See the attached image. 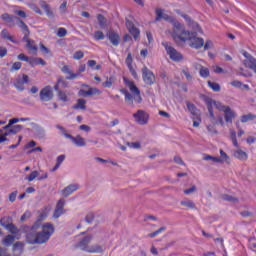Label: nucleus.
<instances>
[{
  "label": "nucleus",
  "instance_id": "cd10ccee",
  "mask_svg": "<svg viewBox=\"0 0 256 256\" xmlns=\"http://www.w3.org/2000/svg\"><path fill=\"white\" fill-rule=\"evenodd\" d=\"M15 243V236L9 234L2 240V245L4 247H11V245Z\"/></svg>",
  "mask_w": 256,
  "mask_h": 256
},
{
  "label": "nucleus",
  "instance_id": "c03bdc74",
  "mask_svg": "<svg viewBox=\"0 0 256 256\" xmlns=\"http://www.w3.org/2000/svg\"><path fill=\"white\" fill-rule=\"evenodd\" d=\"M36 137L39 139H44L45 138V129L43 127H37L36 128Z\"/></svg>",
  "mask_w": 256,
  "mask_h": 256
},
{
  "label": "nucleus",
  "instance_id": "de8ad7c7",
  "mask_svg": "<svg viewBox=\"0 0 256 256\" xmlns=\"http://www.w3.org/2000/svg\"><path fill=\"white\" fill-rule=\"evenodd\" d=\"M94 39L96 41H103V39H105V34L102 31L98 30L94 33Z\"/></svg>",
  "mask_w": 256,
  "mask_h": 256
},
{
  "label": "nucleus",
  "instance_id": "72a5a7b5",
  "mask_svg": "<svg viewBox=\"0 0 256 256\" xmlns=\"http://www.w3.org/2000/svg\"><path fill=\"white\" fill-rule=\"evenodd\" d=\"M256 119L255 114H246L241 116V123H248V121H253Z\"/></svg>",
  "mask_w": 256,
  "mask_h": 256
},
{
  "label": "nucleus",
  "instance_id": "39448f33",
  "mask_svg": "<svg viewBox=\"0 0 256 256\" xmlns=\"http://www.w3.org/2000/svg\"><path fill=\"white\" fill-rule=\"evenodd\" d=\"M204 101L207 105L210 119H212L213 121H215V113L213 112V107H216L218 111H222L223 113H225L227 111V107H229V106L223 105L221 102H217L211 99L210 97H205Z\"/></svg>",
  "mask_w": 256,
  "mask_h": 256
},
{
  "label": "nucleus",
  "instance_id": "e2e57ef3",
  "mask_svg": "<svg viewBox=\"0 0 256 256\" xmlns=\"http://www.w3.org/2000/svg\"><path fill=\"white\" fill-rule=\"evenodd\" d=\"M26 219H31V212L26 211L20 218V221L24 223Z\"/></svg>",
  "mask_w": 256,
  "mask_h": 256
},
{
  "label": "nucleus",
  "instance_id": "2f4dec72",
  "mask_svg": "<svg viewBox=\"0 0 256 256\" xmlns=\"http://www.w3.org/2000/svg\"><path fill=\"white\" fill-rule=\"evenodd\" d=\"M103 251V246L95 244L88 248L87 253H103Z\"/></svg>",
  "mask_w": 256,
  "mask_h": 256
},
{
  "label": "nucleus",
  "instance_id": "dca6fc26",
  "mask_svg": "<svg viewBox=\"0 0 256 256\" xmlns=\"http://www.w3.org/2000/svg\"><path fill=\"white\" fill-rule=\"evenodd\" d=\"M237 117L235 111L231 109V107H227L226 111L224 112V119L226 123H233V119Z\"/></svg>",
  "mask_w": 256,
  "mask_h": 256
},
{
  "label": "nucleus",
  "instance_id": "4be33fe9",
  "mask_svg": "<svg viewBox=\"0 0 256 256\" xmlns=\"http://www.w3.org/2000/svg\"><path fill=\"white\" fill-rule=\"evenodd\" d=\"M186 107H187L188 111L191 113V115H193V117L200 116L199 109H197V106H195V104H193L191 102H186Z\"/></svg>",
  "mask_w": 256,
  "mask_h": 256
},
{
  "label": "nucleus",
  "instance_id": "7ed1b4c3",
  "mask_svg": "<svg viewBox=\"0 0 256 256\" xmlns=\"http://www.w3.org/2000/svg\"><path fill=\"white\" fill-rule=\"evenodd\" d=\"M123 81L127 87H129L131 93H129V90L122 88L120 89V93L124 95L125 97V102L127 105H130L133 107L135 101L136 103H142L143 98L141 97V90L137 88V85H135V82L128 80L126 77L123 78Z\"/></svg>",
  "mask_w": 256,
  "mask_h": 256
},
{
  "label": "nucleus",
  "instance_id": "3c124183",
  "mask_svg": "<svg viewBox=\"0 0 256 256\" xmlns=\"http://www.w3.org/2000/svg\"><path fill=\"white\" fill-rule=\"evenodd\" d=\"M19 27L20 29H22L23 33H29V27L27 26V24H25V22H23V20H21V18H19Z\"/></svg>",
  "mask_w": 256,
  "mask_h": 256
},
{
  "label": "nucleus",
  "instance_id": "49530a36",
  "mask_svg": "<svg viewBox=\"0 0 256 256\" xmlns=\"http://www.w3.org/2000/svg\"><path fill=\"white\" fill-rule=\"evenodd\" d=\"M129 33L134 37L135 41H137V39H139V35L141 32L137 29V27H134L129 30Z\"/></svg>",
  "mask_w": 256,
  "mask_h": 256
},
{
  "label": "nucleus",
  "instance_id": "bf43d9fd",
  "mask_svg": "<svg viewBox=\"0 0 256 256\" xmlns=\"http://www.w3.org/2000/svg\"><path fill=\"white\" fill-rule=\"evenodd\" d=\"M192 119L193 127H199V125H201V116H194Z\"/></svg>",
  "mask_w": 256,
  "mask_h": 256
},
{
  "label": "nucleus",
  "instance_id": "4468645a",
  "mask_svg": "<svg viewBox=\"0 0 256 256\" xmlns=\"http://www.w3.org/2000/svg\"><path fill=\"white\" fill-rule=\"evenodd\" d=\"M78 190L79 184H70L62 190V195L63 197H69V195H73V193Z\"/></svg>",
  "mask_w": 256,
  "mask_h": 256
},
{
  "label": "nucleus",
  "instance_id": "20e7f679",
  "mask_svg": "<svg viewBox=\"0 0 256 256\" xmlns=\"http://www.w3.org/2000/svg\"><path fill=\"white\" fill-rule=\"evenodd\" d=\"M163 11L164 10L161 8H158L155 10V13H156L155 22L158 23L159 21L164 20V21H167L168 23H171V25H173L172 36L178 35L183 30V24L181 22L177 21V19H175L174 17L163 13Z\"/></svg>",
  "mask_w": 256,
  "mask_h": 256
},
{
  "label": "nucleus",
  "instance_id": "9b49d317",
  "mask_svg": "<svg viewBox=\"0 0 256 256\" xmlns=\"http://www.w3.org/2000/svg\"><path fill=\"white\" fill-rule=\"evenodd\" d=\"M93 240V236H85L80 242L75 246L76 248L81 249V251H89V243Z\"/></svg>",
  "mask_w": 256,
  "mask_h": 256
},
{
  "label": "nucleus",
  "instance_id": "412c9836",
  "mask_svg": "<svg viewBox=\"0 0 256 256\" xmlns=\"http://www.w3.org/2000/svg\"><path fill=\"white\" fill-rule=\"evenodd\" d=\"M233 155L235 159H239V161H247V159H249V155H247L246 152L241 149L234 151Z\"/></svg>",
  "mask_w": 256,
  "mask_h": 256
},
{
  "label": "nucleus",
  "instance_id": "f257e3e1",
  "mask_svg": "<svg viewBox=\"0 0 256 256\" xmlns=\"http://www.w3.org/2000/svg\"><path fill=\"white\" fill-rule=\"evenodd\" d=\"M37 229L39 228H30L26 233V241L30 245H43V243H47L53 233H55V226L49 222L42 225V231L38 232Z\"/></svg>",
  "mask_w": 256,
  "mask_h": 256
},
{
  "label": "nucleus",
  "instance_id": "a211bd4d",
  "mask_svg": "<svg viewBox=\"0 0 256 256\" xmlns=\"http://www.w3.org/2000/svg\"><path fill=\"white\" fill-rule=\"evenodd\" d=\"M61 71L64 72L66 75H69L66 77L68 81H73V79H77V77H79V74L71 72V69H69L68 65L63 66Z\"/></svg>",
  "mask_w": 256,
  "mask_h": 256
},
{
  "label": "nucleus",
  "instance_id": "37998d69",
  "mask_svg": "<svg viewBox=\"0 0 256 256\" xmlns=\"http://www.w3.org/2000/svg\"><path fill=\"white\" fill-rule=\"evenodd\" d=\"M163 231H167V227H161L155 232L148 234V237H150V239H154V237H157V235H159L160 233H163Z\"/></svg>",
  "mask_w": 256,
  "mask_h": 256
},
{
  "label": "nucleus",
  "instance_id": "864d4df0",
  "mask_svg": "<svg viewBox=\"0 0 256 256\" xmlns=\"http://www.w3.org/2000/svg\"><path fill=\"white\" fill-rule=\"evenodd\" d=\"M204 161H213L214 163H219L221 162L222 160L219 159V157H214V156H211V155H206L204 157Z\"/></svg>",
  "mask_w": 256,
  "mask_h": 256
},
{
  "label": "nucleus",
  "instance_id": "1a4fd4ad",
  "mask_svg": "<svg viewBox=\"0 0 256 256\" xmlns=\"http://www.w3.org/2000/svg\"><path fill=\"white\" fill-rule=\"evenodd\" d=\"M40 101L47 103L53 101V88L46 86L40 91Z\"/></svg>",
  "mask_w": 256,
  "mask_h": 256
},
{
  "label": "nucleus",
  "instance_id": "338daca9",
  "mask_svg": "<svg viewBox=\"0 0 256 256\" xmlns=\"http://www.w3.org/2000/svg\"><path fill=\"white\" fill-rule=\"evenodd\" d=\"M21 62H15L12 67H11V70L10 71H19V69H21Z\"/></svg>",
  "mask_w": 256,
  "mask_h": 256
},
{
  "label": "nucleus",
  "instance_id": "c9c22d12",
  "mask_svg": "<svg viewBox=\"0 0 256 256\" xmlns=\"http://www.w3.org/2000/svg\"><path fill=\"white\" fill-rule=\"evenodd\" d=\"M242 55L247 59L244 62V65L247 67L248 65H250V63H252L253 59H255V57H253L251 54H249V52L247 51H243Z\"/></svg>",
  "mask_w": 256,
  "mask_h": 256
},
{
  "label": "nucleus",
  "instance_id": "6ab92c4d",
  "mask_svg": "<svg viewBox=\"0 0 256 256\" xmlns=\"http://www.w3.org/2000/svg\"><path fill=\"white\" fill-rule=\"evenodd\" d=\"M28 63L32 67H36V65H42V67H45V65H47V62H45L43 58H38V57H30V60Z\"/></svg>",
  "mask_w": 256,
  "mask_h": 256
},
{
  "label": "nucleus",
  "instance_id": "774afa93",
  "mask_svg": "<svg viewBox=\"0 0 256 256\" xmlns=\"http://www.w3.org/2000/svg\"><path fill=\"white\" fill-rule=\"evenodd\" d=\"M0 256H11V255L7 253V248H3L0 246Z\"/></svg>",
  "mask_w": 256,
  "mask_h": 256
},
{
  "label": "nucleus",
  "instance_id": "69168bd1",
  "mask_svg": "<svg viewBox=\"0 0 256 256\" xmlns=\"http://www.w3.org/2000/svg\"><path fill=\"white\" fill-rule=\"evenodd\" d=\"M67 35V29L59 28L57 32L58 37H65Z\"/></svg>",
  "mask_w": 256,
  "mask_h": 256
},
{
  "label": "nucleus",
  "instance_id": "0e129e2a",
  "mask_svg": "<svg viewBox=\"0 0 256 256\" xmlns=\"http://www.w3.org/2000/svg\"><path fill=\"white\" fill-rule=\"evenodd\" d=\"M18 59L19 61H25L26 63H29L31 57L25 56V54L22 53L18 55Z\"/></svg>",
  "mask_w": 256,
  "mask_h": 256
},
{
  "label": "nucleus",
  "instance_id": "f704fd0d",
  "mask_svg": "<svg viewBox=\"0 0 256 256\" xmlns=\"http://www.w3.org/2000/svg\"><path fill=\"white\" fill-rule=\"evenodd\" d=\"M208 87H210V89H212V91H214L215 93H219V91H221V85L216 82L208 81Z\"/></svg>",
  "mask_w": 256,
  "mask_h": 256
},
{
  "label": "nucleus",
  "instance_id": "a878e982",
  "mask_svg": "<svg viewBox=\"0 0 256 256\" xmlns=\"http://www.w3.org/2000/svg\"><path fill=\"white\" fill-rule=\"evenodd\" d=\"M221 199L223 201H227L228 203H233L234 205H237V203H239V198L233 197L229 194H222Z\"/></svg>",
  "mask_w": 256,
  "mask_h": 256
},
{
  "label": "nucleus",
  "instance_id": "b1692460",
  "mask_svg": "<svg viewBox=\"0 0 256 256\" xmlns=\"http://www.w3.org/2000/svg\"><path fill=\"white\" fill-rule=\"evenodd\" d=\"M1 37L7 41H10L11 43H14L17 45V40H15V38H13V36H11V34H9V30L7 29H3L1 31Z\"/></svg>",
  "mask_w": 256,
  "mask_h": 256
},
{
  "label": "nucleus",
  "instance_id": "a18cd8bd",
  "mask_svg": "<svg viewBox=\"0 0 256 256\" xmlns=\"http://www.w3.org/2000/svg\"><path fill=\"white\" fill-rule=\"evenodd\" d=\"M199 73H200V77H203V79H207V77H209L210 75L209 68H205V67H201Z\"/></svg>",
  "mask_w": 256,
  "mask_h": 256
},
{
  "label": "nucleus",
  "instance_id": "4c0bfd02",
  "mask_svg": "<svg viewBox=\"0 0 256 256\" xmlns=\"http://www.w3.org/2000/svg\"><path fill=\"white\" fill-rule=\"evenodd\" d=\"M180 205H182V207H187L188 209H195V202L191 200L181 201Z\"/></svg>",
  "mask_w": 256,
  "mask_h": 256
},
{
  "label": "nucleus",
  "instance_id": "0eeeda50",
  "mask_svg": "<svg viewBox=\"0 0 256 256\" xmlns=\"http://www.w3.org/2000/svg\"><path fill=\"white\" fill-rule=\"evenodd\" d=\"M142 79L146 85H154L156 81L155 74L147 66L142 68Z\"/></svg>",
  "mask_w": 256,
  "mask_h": 256
},
{
  "label": "nucleus",
  "instance_id": "09e8293b",
  "mask_svg": "<svg viewBox=\"0 0 256 256\" xmlns=\"http://www.w3.org/2000/svg\"><path fill=\"white\" fill-rule=\"evenodd\" d=\"M39 175V171L35 170L32 171L30 173V175L28 177H26L27 181L31 182V181H35V179H37V176Z\"/></svg>",
  "mask_w": 256,
  "mask_h": 256
},
{
  "label": "nucleus",
  "instance_id": "423d86ee",
  "mask_svg": "<svg viewBox=\"0 0 256 256\" xmlns=\"http://www.w3.org/2000/svg\"><path fill=\"white\" fill-rule=\"evenodd\" d=\"M163 46L165 47L166 53L169 55L172 61H175L176 63L183 61V54L177 51V49H175L173 46H168L165 43H163Z\"/></svg>",
  "mask_w": 256,
  "mask_h": 256
},
{
  "label": "nucleus",
  "instance_id": "6e6d98bb",
  "mask_svg": "<svg viewBox=\"0 0 256 256\" xmlns=\"http://www.w3.org/2000/svg\"><path fill=\"white\" fill-rule=\"evenodd\" d=\"M40 51L43 53V55H51V50L44 46L43 43H40Z\"/></svg>",
  "mask_w": 256,
  "mask_h": 256
},
{
  "label": "nucleus",
  "instance_id": "393cba45",
  "mask_svg": "<svg viewBox=\"0 0 256 256\" xmlns=\"http://www.w3.org/2000/svg\"><path fill=\"white\" fill-rule=\"evenodd\" d=\"M182 17H183V19H185L186 23H188V25H189L190 27H193V29H201V27L199 26V24H198L197 22L193 21V19H191V18L189 17V15H187V14H182Z\"/></svg>",
  "mask_w": 256,
  "mask_h": 256
},
{
  "label": "nucleus",
  "instance_id": "4d7b16f0",
  "mask_svg": "<svg viewBox=\"0 0 256 256\" xmlns=\"http://www.w3.org/2000/svg\"><path fill=\"white\" fill-rule=\"evenodd\" d=\"M29 7L30 9H32V11H34V13H37L38 15H43V12L36 4H30Z\"/></svg>",
  "mask_w": 256,
  "mask_h": 256
},
{
  "label": "nucleus",
  "instance_id": "680f3d73",
  "mask_svg": "<svg viewBox=\"0 0 256 256\" xmlns=\"http://www.w3.org/2000/svg\"><path fill=\"white\" fill-rule=\"evenodd\" d=\"M19 192L14 191L9 195V201L10 203H15V201L17 200V195Z\"/></svg>",
  "mask_w": 256,
  "mask_h": 256
},
{
  "label": "nucleus",
  "instance_id": "ddd939ff",
  "mask_svg": "<svg viewBox=\"0 0 256 256\" xmlns=\"http://www.w3.org/2000/svg\"><path fill=\"white\" fill-rule=\"evenodd\" d=\"M101 90L97 88H89L88 90L80 89L78 95L80 97H91L93 95H100Z\"/></svg>",
  "mask_w": 256,
  "mask_h": 256
},
{
  "label": "nucleus",
  "instance_id": "8fccbe9b",
  "mask_svg": "<svg viewBox=\"0 0 256 256\" xmlns=\"http://www.w3.org/2000/svg\"><path fill=\"white\" fill-rule=\"evenodd\" d=\"M58 97L60 101H63V103H67V101H69V98L67 97V94L64 91H58Z\"/></svg>",
  "mask_w": 256,
  "mask_h": 256
},
{
  "label": "nucleus",
  "instance_id": "2eb2a0df",
  "mask_svg": "<svg viewBox=\"0 0 256 256\" xmlns=\"http://www.w3.org/2000/svg\"><path fill=\"white\" fill-rule=\"evenodd\" d=\"M1 19L6 23H8L9 27H13L15 25V19L16 21H19V17L14 15H9V13L2 14Z\"/></svg>",
  "mask_w": 256,
  "mask_h": 256
},
{
  "label": "nucleus",
  "instance_id": "ea45409f",
  "mask_svg": "<svg viewBox=\"0 0 256 256\" xmlns=\"http://www.w3.org/2000/svg\"><path fill=\"white\" fill-rule=\"evenodd\" d=\"M220 162L218 163H229V155L225 151L220 150Z\"/></svg>",
  "mask_w": 256,
  "mask_h": 256
},
{
  "label": "nucleus",
  "instance_id": "79ce46f5",
  "mask_svg": "<svg viewBox=\"0 0 256 256\" xmlns=\"http://www.w3.org/2000/svg\"><path fill=\"white\" fill-rule=\"evenodd\" d=\"M6 230L9 231V233L12 235H17V233H19V228H17V226H15L13 223L9 225Z\"/></svg>",
  "mask_w": 256,
  "mask_h": 256
},
{
  "label": "nucleus",
  "instance_id": "9d476101",
  "mask_svg": "<svg viewBox=\"0 0 256 256\" xmlns=\"http://www.w3.org/2000/svg\"><path fill=\"white\" fill-rule=\"evenodd\" d=\"M61 215H65V199H60L55 207L54 213H53V219H59Z\"/></svg>",
  "mask_w": 256,
  "mask_h": 256
},
{
  "label": "nucleus",
  "instance_id": "bb28decb",
  "mask_svg": "<svg viewBox=\"0 0 256 256\" xmlns=\"http://www.w3.org/2000/svg\"><path fill=\"white\" fill-rule=\"evenodd\" d=\"M45 219H47V214L45 212L41 213L36 222L34 223V225L32 226V228L34 229H39V227H41V223H43V221H45Z\"/></svg>",
  "mask_w": 256,
  "mask_h": 256
},
{
  "label": "nucleus",
  "instance_id": "58836bf2",
  "mask_svg": "<svg viewBox=\"0 0 256 256\" xmlns=\"http://www.w3.org/2000/svg\"><path fill=\"white\" fill-rule=\"evenodd\" d=\"M114 81H115V78L113 77L107 78V80L102 83V86L105 87L106 89H111L113 87Z\"/></svg>",
  "mask_w": 256,
  "mask_h": 256
},
{
  "label": "nucleus",
  "instance_id": "7c9ffc66",
  "mask_svg": "<svg viewBox=\"0 0 256 256\" xmlns=\"http://www.w3.org/2000/svg\"><path fill=\"white\" fill-rule=\"evenodd\" d=\"M26 48L29 49V51L32 55H37V51L39 50V48L35 44L34 40H32L31 42H28L26 44Z\"/></svg>",
  "mask_w": 256,
  "mask_h": 256
},
{
  "label": "nucleus",
  "instance_id": "603ef678",
  "mask_svg": "<svg viewBox=\"0 0 256 256\" xmlns=\"http://www.w3.org/2000/svg\"><path fill=\"white\" fill-rule=\"evenodd\" d=\"M14 85L18 91H25V84L22 80H17Z\"/></svg>",
  "mask_w": 256,
  "mask_h": 256
},
{
  "label": "nucleus",
  "instance_id": "e433bc0d",
  "mask_svg": "<svg viewBox=\"0 0 256 256\" xmlns=\"http://www.w3.org/2000/svg\"><path fill=\"white\" fill-rule=\"evenodd\" d=\"M41 7L44 9L48 17H55V15L53 14V11H51V8L49 7V4L42 2Z\"/></svg>",
  "mask_w": 256,
  "mask_h": 256
},
{
  "label": "nucleus",
  "instance_id": "6e6552de",
  "mask_svg": "<svg viewBox=\"0 0 256 256\" xmlns=\"http://www.w3.org/2000/svg\"><path fill=\"white\" fill-rule=\"evenodd\" d=\"M133 117L138 125H147L149 123V114L144 110H138L133 114Z\"/></svg>",
  "mask_w": 256,
  "mask_h": 256
},
{
  "label": "nucleus",
  "instance_id": "f03ea898",
  "mask_svg": "<svg viewBox=\"0 0 256 256\" xmlns=\"http://www.w3.org/2000/svg\"><path fill=\"white\" fill-rule=\"evenodd\" d=\"M172 38L175 43H186V41H190L189 46L192 49H201L205 45V40L197 37V32L186 30L184 24H182V30L178 34L172 35Z\"/></svg>",
  "mask_w": 256,
  "mask_h": 256
},
{
  "label": "nucleus",
  "instance_id": "13d9d810",
  "mask_svg": "<svg viewBox=\"0 0 256 256\" xmlns=\"http://www.w3.org/2000/svg\"><path fill=\"white\" fill-rule=\"evenodd\" d=\"M183 75L186 77L187 81H193V76L189 72V69H183L182 70Z\"/></svg>",
  "mask_w": 256,
  "mask_h": 256
},
{
  "label": "nucleus",
  "instance_id": "a19ab883",
  "mask_svg": "<svg viewBox=\"0 0 256 256\" xmlns=\"http://www.w3.org/2000/svg\"><path fill=\"white\" fill-rule=\"evenodd\" d=\"M22 129L23 125H14L9 129V133H12V135H17V133H20Z\"/></svg>",
  "mask_w": 256,
  "mask_h": 256
},
{
  "label": "nucleus",
  "instance_id": "c85d7f7f",
  "mask_svg": "<svg viewBox=\"0 0 256 256\" xmlns=\"http://www.w3.org/2000/svg\"><path fill=\"white\" fill-rule=\"evenodd\" d=\"M13 223V218L11 216L2 217L0 219V225L1 227H4V229H7L9 225Z\"/></svg>",
  "mask_w": 256,
  "mask_h": 256
},
{
  "label": "nucleus",
  "instance_id": "c756f323",
  "mask_svg": "<svg viewBox=\"0 0 256 256\" xmlns=\"http://www.w3.org/2000/svg\"><path fill=\"white\" fill-rule=\"evenodd\" d=\"M97 21L100 29H107V18H105V16H103L102 14H98Z\"/></svg>",
  "mask_w": 256,
  "mask_h": 256
},
{
  "label": "nucleus",
  "instance_id": "5701e85b",
  "mask_svg": "<svg viewBox=\"0 0 256 256\" xmlns=\"http://www.w3.org/2000/svg\"><path fill=\"white\" fill-rule=\"evenodd\" d=\"M12 251L14 253V256H21L23 253V243L21 242H16L13 245Z\"/></svg>",
  "mask_w": 256,
  "mask_h": 256
},
{
  "label": "nucleus",
  "instance_id": "f8f14e48",
  "mask_svg": "<svg viewBox=\"0 0 256 256\" xmlns=\"http://www.w3.org/2000/svg\"><path fill=\"white\" fill-rule=\"evenodd\" d=\"M66 139H70L76 147H86L87 143L85 142V138L81 137V135H77L74 137L73 135H66Z\"/></svg>",
  "mask_w": 256,
  "mask_h": 256
},
{
  "label": "nucleus",
  "instance_id": "473e14b6",
  "mask_svg": "<svg viewBox=\"0 0 256 256\" xmlns=\"http://www.w3.org/2000/svg\"><path fill=\"white\" fill-rule=\"evenodd\" d=\"M230 139H231L234 147L239 149V142H237V132H235V130H233V129H230Z\"/></svg>",
  "mask_w": 256,
  "mask_h": 256
},
{
  "label": "nucleus",
  "instance_id": "f3484780",
  "mask_svg": "<svg viewBox=\"0 0 256 256\" xmlns=\"http://www.w3.org/2000/svg\"><path fill=\"white\" fill-rule=\"evenodd\" d=\"M107 35L110 43H112L114 47L119 46V44L121 43V36H119V34L112 31V32H109Z\"/></svg>",
  "mask_w": 256,
  "mask_h": 256
},
{
  "label": "nucleus",
  "instance_id": "aec40b11",
  "mask_svg": "<svg viewBox=\"0 0 256 256\" xmlns=\"http://www.w3.org/2000/svg\"><path fill=\"white\" fill-rule=\"evenodd\" d=\"M87 100L85 99H78L77 103L72 106V109L78 111L81 109V111H86L87 110Z\"/></svg>",
  "mask_w": 256,
  "mask_h": 256
},
{
  "label": "nucleus",
  "instance_id": "5fc2aeb1",
  "mask_svg": "<svg viewBox=\"0 0 256 256\" xmlns=\"http://www.w3.org/2000/svg\"><path fill=\"white\" fill-rule=\"evenodd\" d=\"M84 57H85V54L83 53V51H76L73 55V59H75L76 61H79Z\"/></svg>",
  "mask_w": 256,
  "mask_h": 256
},
{
  "label": "nucleus",
  "instance_id": "052dcab7",
  "mask_svg": "<svg viewBox=\"0 0 256 256\" xmlns=\"http://www.w3.org/2000/svg\"><path fill=\"white\" fill-rule=\"evenodd\" d=\"M93 219H95V215L93 213H89L86 215L85 217V221L86 223H88L89 225H91V223H93Z\"/></svg>",
  "mask_w": 256,
  "mask_h": 256
}]
</instances>
